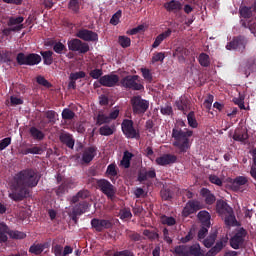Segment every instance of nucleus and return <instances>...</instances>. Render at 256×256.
I'll return each mask as SVG.
<instances>
[{
    "instance_id": "23",
    "label": "nucleus",
    "mask_w": 256,
    "mask_h": 256,
    "mask_svg": "<svg viewBox=\"0 0 256 256\" xmlns=\"http://www.w3.org/2000/svg\"><path fill=\"white\" fill-rule=\"evenodd\" d=\"M249 183V178L245 176H238L232 180L231 187L233 191H239L243 185Z\"/></svg>"
},
{
    "instance_id": "63",
    "label": "nucleus",
    "mask_w": 256,
    "mask_h": 256,
    "mask_svg": "<svg viewBox=\"0 0 256 256\" xmlns=\"http://www.w3.org/2000/svg\"><path fill=\"white\" fill-rule=\"evenodd\" d=\"M36 82L38 83V85H42V87H47V89H49V87H51V84L43 76H38L36 78Z\"/></svg>"
},
{
    "instance_id": "16",
    "label": "nucleus",
    "mask_w": 256,
    "mask_h": 256,
    "mask_svg": "<svg viewBox=\"0 0 256 256\" xmlns=\"http://www.w3.org/2000/svg\"><path fill=\"white\" fill-rule=\"evenodd\" d=\"M73 187H75V182L71 179H66L56 188L55 193L58 197H63V195H65L69 189H73Z\"/></svg>"
},
{
    "instance_id": "32",
    "label": "nucleus",
    "mask_w": 256,
    "mask_h": 256,
    "mask_svg": "<svg viewBox=\"0 0 256 256\" xmlns=\"http://www.w3.org/2000/svg\"><path fill=\"white\" fill-rule=\"evenodd\" d=\"M52 49L57 55H65L67 53V46L63 42H52Z\"/></svg>"
},
{
    "instance_id": "40",
    "label": "nucleus",
    "mask_w": 256,
    "mask_h": 256,
    "mask_svg": "<svg viewBox=\"0 0 256 256\" xmlns=\"http://www.w3.org/2000/svg\"><path fill=\"white\" fill-rule=\"evenodd\" d=\"M45 251V245L43 244H33L29 248V253H32V255H41Z\"/></svg>"
},
{
    "instance_id": "62",
    "label": "nucleus",
    "mask_w": 256,
    "mask_h": 256,
    "mask_svg": "<svg viewBox=\"0 0 256 256\" xmlns=\"http://www.w3.org/2000/svg\"><path fill=\"white\" fill-rule=\"evenodd\" d=\"M90 77H92V79H101V77H103V70L101 69H94L91 70L89 73Z\"/></svg>"
},
{
    "instance_id": "36",
    "label": "nucleus",
    "mask_w": 256,
    "mask_h": 256,
    "mask_svg": "<svg viewBox=\"0 0 256 256\" xmlns=\"http://www.w3.org/2000/svg\"><path fill=\"white\" fill-rule=\"evenodd\" d=\"M131 159H133V153L125 151L122 160L120 161V165H122L124 169H129V167H131Z\"/></svg>"
},
{
    "instance_id": "25",
    "label": "nucleus",
    "mask_w": 256,
    "mask_h": 256,
    "mask_svg": "<svg viewBox=\"0 0 256 256\" xmlns=\"http://www.w3.org/2000/svg\"><path fill=\"white\" fill-rule=\"evenodd\" d=\"M171 33H173V31L168 28L166 31H164L163 33L159 34L155 38V41L152 44V48L153 49H157V47H159V45H161L165 41V39H167L168 37H171Z\"/></svg>"
},
{
    "instance_id": "3",
    "label": "nucleus",
    "mask_w": 256,
    "mask_h": 256,
    "mask_svg": "<svg viewBox=\"0 0 256 256\" xmlns=\"http://www.w3.org/2000/svg\"><path fill=\"white\" fill-rule=\"evenodd\" d=\"M190 137H193V130L181 129L179 126H176L172 129V139H174L172 145L178 149L179 153H187L191 149V140Z\"/></svg>"
},
{
    "instance_id": "60",
    "label": "nucleus",
    "mask_w": 256,
    "mask_h": 256,
    "mask_svg": "<svg viewBox=\"0 0 256 256\" xmlns=\"http://www.w3.org/2000/svg\"><path fill=\"white\" fill-rule=\"evenodd\" d=\"M16 61L18 65H27V55L25 53L20 52L16 56Z\"/></svg>"
},
{
    "instance_id": "44",
    "label": "nucleus",
    "mask_w": 256,
    "mask_h": 256,
    "mask_svg": "<svg viewBox=\"0 0 256 256\" xmlns=\"http://www.w3.org/2000/svg\"><path fill=\"white\" fill-rule=\"evenodd\" d=\"M23 21H25V18L23 16L10 17L8 20V27H13V25H16V27L19 25H23Z\"/></svg>"
},
{
    "instance_id": "17",
    "label": "nucleus",
    "mask_w": 256,
    "mask_h": 256,
    "mask_svg": "<svg viewBox=\"0 0 256 256\" xmlns=\"http://www.w3.org/2000/svg\"><path fill=\"white\" fill-rule=\"evenodd\" d=\"M173 163H177V156L174 154H164L156 158V164L161 167H167V165H173Z\"/></svg>"
},
{
    "instance_id": "14",
    "label": "nucleus",
    "mask_w": 256,
    "mask_h": 256,
    "mask_svg": "<svg viewBox=\"0 0 256 256\" xmlns=\"http://www.w3.org/2000/svg\"><path fill=\"white\" fill-rule=\"evenodd\" d=\"M99 83L102 85V87H115L119 85V75L106 74L100 77Z\"/></svg>"
},
{
    "instance_id": "1",
    "label": "nucleus",
    "mask_w": 256,
    "mask_h": 256,
    "mask_svg": "<svg viewBox=\"0 0 256 256\" xmlns=\"http://www.w3.org/2000/svg\"><path fill=\"white\" fill-rule=\"evenodd\" d=\"M41 177L37 173V170L32 168H27L21 170L13 177L10 182V193L8 197L12 199V201H23V199H27L31 194L29 189H33L39 185Z\"/></svg>"
},
{
    "instance_id": "15",
    "label": "nucleus",
    "mask_w": 256,
    "mask_h": 256,
    "mask_svg": "<svg viewBox=\"0 0 256 256\" xmlns=\"http://www.w3.org/2000/svg\"><path fill=\"white\" fill-rule=\"evenodd\" d=\"M155 177H157L155 169L147 170V168H140L138 171L137 181H139V183H143L148 179H155Z\"/></svg>"
},
{
    "instance_id": "13",
    "label": "nucleus",
    "mask_w": 256,
    "mask_h": 256,
    "mask_svg": "<svg viewBox=\"0 0 256 256\" xmlns=\"http://www.w3.org/2000/svg\"><path fill=\"white\" fill-rule=\"evenodd\" d=\"M245 237H247V230H245V228H240L230 239V246L232 249H239V247L245 243Z\"/></svg>"
},
{
    "instance_id": "6",
    "label": "nucleus",
    "mask_w": 256,
    "mask_h": 256,
    "mask_svg": "<svg viewBox=\"0 0 256 256\" xmlns=\"http://www.w3.org/2000/svg\"><path fill=\"white\" fill-rule=\"evenodd\" d=\"M98 189L110 199V201H113L115 199V193H117V190L115 189V186L109 182L107 179H99L96 182Z\"/></svg>"
},
{
    "instance_id": "2",
    "label": "nucleus",
    "mask_w": 256,
    "mask_h": 256,
    "mask_svg": "<svg viewBox=\"0 0 256 256\" xmlns=\"http://www.w3.org/2000/svg\"><path fill=\"white\" fill-rule=\"evenodd\" d=\"M195 235L193 234V231H189L185 237H182L180 239V242L183 243V245H178L174 248L173 253L174 255L178 256H215L217 253H219L223 247H225V243H227V238H223L221 241L217 242L214 247H212L206 254L205 250L201 248L200 243H195L192 245H187L186 243H189L193 241V238Z\"/></svg>"
},
{
    "instance_id": "38",
    "label": "nucleus",
    "mask_w": 256,
    "mask_h": 256,
    "mask_svg": "<svg viewBox=\"0 0 256 256\" xmlns=\"http://www.w3.org/2000/svg\"><path fill=\"white\" fill-rule=\"evenodd\" d=\"M118 173L117 164L111 163L107 166L106 175L111 181H113V177H117Z\"/></svg>"
},
{
    "instance_id": "43",
    "label": "nucleus",
    "mask_w": 256,
    "mask_h": 256,
    "mask_svg": "<svg viewBox=\"0 0 256 256\" xmlns=\"http://www.w3.org/2000/svg\"><path fill=\"white\" fill-rule=\"evenodd\" d=\"M87 197H89V192L87 190H80L72 197L71 203H78L79 199H87Z\"/></svg>"
},
{
    "instance_id": "48",
    "label": "nucleus",
    "mask_w": 256,
    "mask_h": 256,
    "mask_svg": "<svg viewBox=\"0 0 256 256\" xmlns=\"http://www.w3.org/2000/svg\"><path fill=\"white\" fill-rule=\"evenodd\" d=\"M107 123H111L109 116L103 113H99L96 117V125L100 126V125H105Z\"/></svg>"
},
{
    "instance_id": "58",
    "label": "nucleus",
    "mask_w": 256,
    "mask_h": 256,
    "mask_svg": "<svg viewBox=\"0 0 256 256\" xmlns=\"http://www.w3.org/2000/svg\"><path fill=\"white\" fill-rule=\"evenodd\" d=\"M143 235L150 239V241H155V239H159V233L145 229L143 231Z\"/></svg>"
},
{
    "instance_id": "27",
    "label": "nucleus",
    "mask_w": 256,
    "mask_h": 256,
    "mask_svg": "<svg viewBox=\"0 0 256 256\" xmlns=\"http://www.w3.org/2000/svg\"><path fill=\"white\" fill-rule=\"evenodd\" d=\"M201 196L205 199L206 205H213L215 203L216 198L213 193H211V190L207 188H202L201 191Z\"/></svg>"
},
{
    "instance_id": "54",
    "label": "nucleus",
    "mask_w": 256,
    "mask_h": 256,
    "mask_svg": "<svg viewBox=\"0 0 256 256\" xmlns=\"http://www.w3.org/2000/svg\"><path fill=\"white\" fill-rule=\"evenodd\" d=\"M240 15L244 19H251L253 17V12L251 11V7L243 6L240 8Z\"/></svg>"
},
{
    "instance_id": "22",
    "label": "nucleus",
    "mask_w": 256,
    "mask_h": 256,
    "mask_svg": "<svg viewBox=\"0 0 256 256\" xmlns=\"http://www.w3.org/2000/svg\"><path fill=\"white\" fill-rule=\"evenodd\" d=\"M233 208L225 202V200H217L216 202V211L220 215H225L227 213H232Z\"/></svg>"
},
{
    "instance_id": "29",
    "label": "nucleus",
    "mask_w": 256,
    "mask_h": 256,
    "mask_svg": "<svg viewBox=\"0 0 256 256\" xmlns=\"http://www.w3.org/2000/svg\"><path fill=\"white\" fill-rule=\"evenodd\" d=\"M89 209V203L87 201L80 202L79 204H76L72 212L75 213V215H83V213H87V210Z\"/></svg>"
},
{
    "instance_id": "37",
    "label": "nucleus",
    "mask_w": 256,
    "mask_h": 256,
    "mask_svg": "<svg viewBox=\"0 0 256 256\" xmlns=\"http://www.w3.org/2000/svg\"><path fill=\"white\" fill-rule=\"evenodd\" d=\"M198 63L201 67H209L211 65V57L205 52H202L198 56Z\"/></svg>"
},
{
    "instance_id": "49",
    "label": "nucleus",
    "mask_w": 256,
    "mask_h": 256,
    "mask_svg": "<svg viewBox=\"0 0 256 256\" xmlns=\"http://www.w3.org/2000/svg\"><path fill=\"white\" fill-rule=\"evenodd\" d=\"M162 225H168V227H173L177 223V220L173 216H162L161 217Z\"/></svg>"
},
{
    "instance_id": "57",
    "label": "nucleus",
    "mask_w": 256,
    "mask_h": 256,
    "mask_svg": "<svg viewBox=\"0 0 256 256\" xmlns=\"http://www.w3.org/2000/svg\"><path fill=\"white\" fill-rule=\"evenodd\" d=\"M68 9H70V11H72L73 13H79V0H70L68 3Z\"/></svg>"
},
{
    "instance_id": "26",
    "label": "nucleus",
    "mask_w": 256,
    "mask_h": 256,
    "mask_svg": "<svg viewBox=\"0 0 256 256\" xmlns=\"http://www.w3.org/2000/svg\"><path fill=\"white\" fill-rule=\"evenodd\" d=\"M198 219L203 227H211V214L202 210L198 213Z\"/></svg>"
},
{
    "instance_id": "52",
    "label": "nucleus",
    "mask_w": 256,
    "mask_h": 256,
    "mask_svg": "<svg viewBox=\"0 0 256 256\" xmlns=\"http://www.w3.org/2000/svg\"><path fill=\"white\" fill-rule=\"evenodd\" d=\"M11 55L13 53L11 51H1L0 52V63H11Z\"/></svg>"
},
{
    "instance_id": "59",
    "label": "nucleus",
    "mask_w": 256,
    "mask_h": 256,
    "mask_svg": "<svg viewBox=\"0 0 256 256\" xmlns=\"http://www.w3.org/2000/svg\"><path fill=\"white\" fill-rule=\"evenodd\" d=\"M210 228L211 227L201 226L200 230L198 231V241H203V239L207 237Z\"/></svg>"
},
{
    "instance_id": "51",
    "label": "nucleus",
    "mask_w": 256,
    "mask_h": 256,
    "mask_svg": "<svg viewBox=\"0 0 256 256\" xmlns=\"http://www.w3.org/2000/svg\"><path fill=\"white\" fill-rule=\"evenodd\" d=\"M22 29H25V25H23V24L18 25V26H14V27H11V28H5L2 31V33H3V35L9 36V35H11V32L17 33L19 31H21Z\"/></svg>"
},
{
    "instance_id": "8",
    "label": "nucleus",
    "mask_w": 256,
    "mask_h": 256,
    "mask_svg": "<svg viewBox=\"0 0 256 256\" xmlns=\"http://www.w3.org/2000/svg\"><path fill=\"white\" fill-rule=\"evenodd\" d=\"M121 127L122 132L127 139H139V137H141L139 132H137V130L133 126V120L124 119Z\"/></svg>"
},
{
    "instance_id": "55",
    "label": "nucleus",
    "mask_w": 256,
    "mask_h": 256,
    "mask_svg": "<svg viewBox=\"0 0 256 256\" xmlns=\"http://www.w3.org/2000/svg\"><path fill=\"white\" fill-rule=\"evenodd\" d=\"M118 43L123 49H127V47H131V38L127 36H119Z\"/></svg>"
},
{
    "instance_id": "42",
    "label": "nucleus",
    "mask_w": 256,
    "mask_h": 256,
    "mask_svg": "<svg viewBox=\"0 0 256 256\" xmlns=\"http://www.w3.org/2000/svg\"><path fill=\"white\" fill-rule=\"evenodd\" d=\"M187 121L189 127H192V129H197L199 127V123H197V119L195 118V112L190 111L187 115Z\"/></svg>"
},
{
    "instance_id": "50",
    "label": "nucleus",
    "mask_w": 256,
    "mask_h": 256,
    "mask_svg": "<svg viewBox=\"0 0 256 256\" xmlns=\"http://www.w3.org/2000/svg\"><path fill=\"white\" fill-rule=\"evenodd\" d=\"M86 73L83 71H78V72H72L69 75V81H74L77 83L78 79H85Z\"/></svg>"
},
{
    "instance_id": "9",
    "label": "nucleus",
    "mask_w": 256,
    "mask_h": 256,
    "mask_svg": "<svg viewBox=\"0 0 256 256\" xmlns=\"http://www.w3.org/2000/svg\"><path fill=\"white\" fill-rule=\"evenodd\" d=\"M76 37L81 39V41H86L88 43H97V41H99V34L87 28L77 30Z\"/></svg>"
},
{
    "instance_id": "10",
    "label": "nucleus",
    "mask_w": 256,
    "mask_h": 256,
    "mask_svg": "<svg viewBox=\"0 0 256 256\" xmlns=\"http://www.w3.org/2000/svg\"><path fill=\"white\" fill-rule=\"evenodd\" d=\"M91 227L97 233H103L105 229H113V220L93 218L91 220Z\"/></svg>"
},
{
    "instance_id": "28",
    "label": "nucleus",
    "mask_w": 256,
    "mask_h": 256,
    "mask_svg": "<svg viewBox=\"0 0 256 256\" xmlns=\"http://www.w3.org/2000/svg\"><path fill=\"white\" fill-rule=\"evenodd\" d=\"M9 226L5 222H0V243H7L9 241Z\"/></svg>"
},
{
    "instance_id": "19",
    "label": "nucleus",
    "mask_w": 256,
    "mask_h": 256,
    "mask_svg": "<svg viewBox=\"0 0 256 256\" xmlns=\"http://www.w3.org/2000/svg\"><path fill=\"white\" fill-rule=\"evenodd\" d=\"M97 156V147L90 146L84 149L82 153V161L83 163H91L93 159Z\"/></svg>"
},
{
    "instance_id": "35",
    "label": "nucleus",
    "mask_w": 256,
    "mask_h": 256,
    "mask_svg": "<svg viewBox=\"0 0 256 256\" xmlns=\"http://www.w3.org/2000/svg\"><path fill=\"white\" fill-rule=\"evenodd\" d=\"M40 55L43 59L44 65H53V51L51 50H46V51H41Z\"/></svg>"
},
{
    "instance_id": "7",
    "label": "nucleus",
    "mask_w": 256,
    "mask_h": 256,
    "mask_svg": "<svg viewBox=\"0 0 256 256\" xmlns=\"http://www.w3.org/2000/svg\"><path fill=\"white\" fill-rule=\"evenodd\" d=\"M67 45L69 51H74L81 55L89 53V44L87 42H83L81 38H72L71 40H68Z\"/></svg>"
},
{
    "instance_id": "46",
    "label": "nucleus",
    "mask_w": 256,
    "mask_h": 256,
    "mask_svg": "<svg viewBox=\"0 0 256 256\" xmlns=\"http://www.w3.org/2000/svg\"><path fill=\"white\" fill-rule=\"evenodd\" d=\"M62 119H64V121H72V119H75V112L69 108H64L62 111Z\"/></svg>"
},
{
    "instance_id": "30",
    "label": "nucleus",
    "mask_w": 256,
    "mask_h": 256,
    "mask_svg": "<svg viewBox=\"0 0 256 256\" xmlns=\"http://www.w3.org/2000/svg\"><path fill=\"white\" fill-rule=\"evenodd\" d=\"M29 133L32 139H34L35 141H43L45 139V133H43V131L39 130L35 126H32L29 129Z\"/></svg>"
},
{
    "instance_id": "33",
    "label": "nucleus",
    "mask_w": 256,
    "mask_h": 256,
    "mask_svg": "<svg viewBox=\"0 0 256 256\" xmlns=\"http://www.w3.org/2000/svg\"><path fill=\"white\" fill-rule=\"evenodd\" d=\"M215 241H217V230L211 232L209 236L203 240V245L207 247V249H211V247L215 245Z\"/></svg>"
},
{
    "instance_id": "12",
    "label": "nucleus",
    "mask_w": 256,
    "mask_h": 256,
    "mask_svg": "<svg viewBox=\"0 0 256 256\" xmlns=\"http://www.w3.org/2000/svg\"><path fill=\"white\" fill-rule=\"evenodd\" d=\"M201 209H203V204L199 200H190L183 208L182 215L183 217H189V215H193V213H197Z\"/></svg>"
},
{
    "instance_id": "61",
    "label": "nucleus",
    "mask_w": 256,
    "mask_h": 256,
    "mask_svg": "<svg viewBox=\"0 0 256 256\" xmlns=\"http://www.w3.org/2000/svg\"><path fill=\"white\" fill-rule=\"evenodd\" d=\"M119 217L122 221H125V219H131L133 214L131 213V210L124 209L120 211Z\"/></svg>"
},
{
    "instance_id": "41",
    "label": "nucleus",
    "mask_w": 256,
    "mask_h": 256,
    "mask_svg": "<svg viewBox=\"0 0 256 256\" xmlns=\"http://www.w3.org/2000/svg\"><path fill=\"white\" fill-rule=\"evenodd\" d=\"M224 215H225L224 222H225V225H227L228 227H231L235 225V223H237V218H235V214L233 213V210L232 212L226 213Z\"/></svg>"
},
{
    "instance_id": "24",
    "label": "nucleus",
    "mask_w": 256,
    "mask_h": 256,
    "mask_svg": "<svg viewBox=\"0 0 256 256\" xmlns=\"http://www.w3.org/2000/svg\"><path fill=\"white\" fill-rule=\"evenodd\" d=\"M59 139L63 145L68 147V149H73L75 147V139H73V135L69 133H61Z\"/></svg>"
},
{
    "instance_id": "21",
    "label": "nucleus",
    "mask_w": 256,
    "mask_h": 256,
    "mask_svg": "<svg viewBox=\"0 0 256 256\" xmlns=\"http://www.w3.org/2000/svg\"><path fill=\"white\" fill-rule=\"evenodd\" d=\"M189 50L184 46H178L174 52L173 57H177L179 63H185V58L188 57Z\"/></svg>"
},
{
    "instance_id": "34",
    "label": "nucleus",
    "mask_w": 256,
    "mask_h": 256,
    "mask_svg": "<svg viewBox=\"0 0 256 256\" xmlns=\"http://www.w3.org/2000/svg\"><path fill=\"white\" fill-rule=\"evenodd\" d=\"M27 64L29 67H32L33 65H39L41 63L42 58L39 54L30 53L27 55Z\"/></svg>"
},
{
    "instance_id": "45",
    "label": "nucleus",
    "mask_w": 256,
    "mask_h": 256,
    "mask_svg": "<svg viewBox=\"0 0 256 256\" xmlns=\"http://www.w3.org/2000/svg\"><path fill=\"white\" fill-rule=\"evenodd\" d=\"M99 133H100V135H102L104 137H109V136L113 135V133H115V131L113 130V128H111V126L104 125L99 128Z\"/></svg>"
},
{
    "instance_id": "5",
    "label": "nucleus",
    "mask_w": 256,
    "mask_h": 256,
    "mask_svg": "<svg viewBox=\"0 0 256 256\" xmlns=\"http://www.w3.org/2000/svg\"><path fill=\"white\" fill-rule=\"evenodd\" d=\"M130 103L132 105V111L134 115H145V113H147L149 110V101L143 99V97L139 95L133 96L130 100Z\"/></svg>"
},
{
    "instance_id": "53",
    "label": "nucleus",
    "mask_w": 256,
    "mask_h": 256,
    "mask_svg": "<svg viewBox=\"0 0 256 256\" xmlns=\"http://www.w3.org/2000/svg\"><path fill=\"white\" fill-rule=\"evenodd\" d=\"M253 71H256V60L249 61L246 64L245 68V75L246 77H249Z\"/></svg>"
},
{
    "instance_id": "18",
    "label": "nucleus",
    "mask_w": 256,
    "mask_h": 256,
    "mask_svg": "<svg viewBox=\"0 0 256 256\" xmlns=\"http://www.w3.org/2000/svg\"><path fill=\"white\" fill-rule=\"evenodd\" d=\"M175 105L178 111H182L184 115H187V112L191 109V101L186 96H180L178 100H176Z\"/></svg>"
},
{
    "instance_id": "47",
    "label": "nucleus",
    "mask_w": 256,
    "mask_h": 256,
    "mask_svg": "<svg viewBox=\"0 0 256 256\" xmlns=\"http://www.w3.org/2000/svg\"><path fill=\"white\" fill-rule=\"evenodd\" d=\"M43 153V148L39 146H34L32 148H27L23 151V155H41Z\"/></svg>"
},
{
    "instance_id": "56",
    "label": "nucleus",
    "mask_w": 256,
    "mask_h": 256,
    "mask_svg": "<svg viewBox=\"0 0 256 256\" xmlns=\"http://www.w3.org/2000/svg\"><path fill=\"white\" fill-rule=\"evenodd\" d=\"M141 73L145 81H147L148 83H153V74H151V70L147 68H141Z\"/></svg>"
},
{
    "instance_id": "11",
    "label": "nucleus",
    "mask_w": 256,
    "mask_h": 256,
    "mask_svg": "<svg viewBox=\"0 0 256 256\" xmlns=\"http://www.w3.org/2000/svg\"><path fill=\"white\" fill-rule=\"evenodd\" d=\"M245 47H247V38H245V36H238V37H234L232 41H230L227 45H226V49L228 51H245Z\"/></svg>"
},
{
    "instance_id": "31",
    "label": "nucleus",
    "mask_w": 256,
    "mask_h": 256,
    "mask_svg": "<svg viewBox=\"0 0 256 256\" xmlns=\"http://www.w3.org/2000/svg\"><path fill=\"white\" fill-rule=\"evenodd\" d=\"M234 141H240L241 143H245L249 139V134L245 130H235L233 134Z\"/></svg>"
},
{
    "instance_id": "20",
    "label": "nucleus",
    "mask_w": 256,
    "mask_h": 256,
    "mask_svg": "<svg viewBox=\"0 0 256 256\" xmlns=\"http://www.w3.org/2000/svg\"><path fill=\"white\" fill-rule=\"evenodd\" d=\"M164 9H166L168 13H179V11L183 9V4L178 0H170L164 3Z\"/></svg>"
},
{
    "instance_id": "39",
    "label": "nucleus",
    "mask_w": 256,
    "mask_h": 256,
    "mask_svg": "<svg viewBox=\"0 0 256 256\" xmlns=\"http://www.w3.org/2000/svg\"><path fill=\"white\" fill-rule=\"evenodd\" d=\"M9 237L10 239H15V240H21L25 239L27 237V234L25 232L19 231V230H11L9 228Z\"/></svg>"
},
{
    "instance_id": "4",
    "label": "nucleus",
    "mask_w": 256,
    "mask_h": 256,
    "mask_svg": "<svg viewBox=\"0 0 256 256\" xmlns=\"http://www.w3.org/2000/svg\"><path fill=\"white\" fill-rule=\"evenodd\" d=\"M121 87L131 89L132 91H143L145 87L141 84L139 75H128L120 80Z\"/></svg>"
},
{
    "instance_id": "64",
    "label": "nucleus",
    "mask_w": 256,
    "mask_h": 256,
    "mask_svg": "<svg viewBox=\"0 0 256 256\" xmlns=\"http://www.w3.org/2000/svg\"><path fill=\"white\" fill-rule=\"evenodd\" d=\"M52 253H54L55 256H63V246L56 244L52 247Z\"/></svg>"
}]
</instances>
